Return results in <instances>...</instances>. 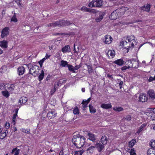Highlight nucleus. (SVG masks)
I'll use <instances>...</instances> for the list:
<instances>
[{
    "label": "nucleus",
    "mask_w": 155,
    "mask_h": 155,
    "mask_svg": "<svg viewBox=\"0 0 155 155\" xmlns=\"http://www.w3.org/2000/svg\"><path fill=\"white\" fill-rule=\"evenodd\" d=\"M81 66L80 65H76L74 67V70H78L80 68Z\"/></svg>",
    "instance_id": "59"
},
{
    "label": "nucleus",
    "mask_w": 155,
    "mask_h": 155,
    "mask_svg": "<svg viewBox=\"0 0 155 155\" xmlns=\"http://www.w3.org/2000/svg\"><path fill=\"white\" fill-rule=\"evenodd\" d=\"M27 67L29 69V73L25 76V78L29 79V74L35 77L39 74V67L38 66L36 65L33 66L31 64L29 63L27 65Z\"/></svg>",
    "instance_id": "2"
},
{
    "label": "nucleus",
    "mask_w": 155,
    "mask_h": 155,
    "mask_svg": "<svg viewBox=\"0 0 155 155\" xmlns=\"http://www.w3.org/2000/svg\"><path fill=\"white\" fill-rule=\"evenodd\" d=\"M5 85L4 84V83H2L0 84V89H3Z\"/></svg>",
    "instance_id": "57"
},
{
    "label": "nucleus",
    "mask_w": 155,
    "mask_h": 155,
    "mask_svg": "<svg viewBox=\"0 0 155 155\" xmlns=\"http://www.w3.org/2000/svg\"><path fill=\"white\" fill-rule=\"evenodd\" d=\"M59 23H60L59 22V21L53 23V27H55L56 26H57L59 27Z\"/></svg>",
    "instance_id": "50"
},
{
    "label": "nucleus",
    "mask_w": 155,
    "mask_h": 155,
    "mask_svg": "<svg viewBox=\"0 0 155 155\" xmlns=\"http://www.w3.org/2000/svg\"><path fill=\"white\" fill-rule=\"evenodd\" d=\"M6 135L7 134H6L5 131H4L2 133H2L0 134V139L2 140L4 139Z\"/></svg>",
    "instance_id": "36"
},
{
    "label": "nucleus",
    "mask_w": 155,
    "mask_h": 155,
    "mask_svg": "<svg viewBox=\"0 0 155 155\" xmlns=\"http://www.w3.org/2000/svg\"><path fill=\"white\" fill-rule=\"evenodd\" d=\"M10 127V124L6 122L5 125V127L6 129H8Z\"/></svg>",
    "instance_id": "56"
},
{
    "label": "nucleus",
    "mask_w": 155,
    "mask_h": 155,
    "mask_svg": "<svg viewBox=\"0 0 155 155\" xmlns=\"http://www.w3.org/2000/svg\"><path fill=\"white\" fill-rule=\"evenodd\" d=\"M21 130L22 132L23 133H25L26 134L30 133V130L29 129H27L26 130L25 129H22Z\"/></svg>",
    "instance_id": "49"
},
{
    "label": "nucleus",
    "mask_w": 155,
    "mask_h": 155,
    "mask_svg": "<svg viewBox=\"0 0 155 155\" xmlns=\"http://www.w3.org/2000/svg\"><path fill=\"white\" fill-rule=\"evenodd\" d=\"M136 142V140L135 139H132L131 140L129 143V147H132L135 144Z\"/></svg>",
    "instance_id": "30"
},
{
    "label": "nucleus",
    "mask_w": 155,
    "mask_h": 155,
    "mask_svg": "<svg viewBox=\"0 0 155 155\" xmlns=\"http://www.w3.org/2000/svg\"><path fill=\"white\" fill-rule=\"evenodd\" d=\"M101 107L104 109H108L111 108L112 106L111 104H103L101 105Z\"/></svg>",
    "instance_id": "22"
},
{
    "label": "nucleus",
    "mask_w": 155,
    "mask_h": 155,
    "mask_svg": "<svg viewBox=\"0 0 155 155\" xmlns=\"http://www.w3.org/2000/svg\"><path fill=\"white\" fill-rule=\"evenodd\" d=\"M2 93V95L6 98L8 97L9 96V94L7 91H3Z\"/></svg>",
    "instance_id": "34"
},
{
    "label": "nucleus",
    "mask_w": 155,
    "mask_h": 155,
    "mask_svg": "<svg viewBox=\"0 0 155 155\" xmlns=\"http://www.w3.org/2000/svg\"><path fill=\"white\" fill-rule=\"evenodd\" d=\"M147 155H155V150L153 148H150L147 151Z\"/></svg>",
    "instance_id": "21"
},
{
    "label": "nucleus",
    "mask_w": 155,
    "mask_h": 155,
    "mask_svg": "<svg viewBox=\"0 0 155 155\" xmlns=\"http://www.w3.org/2000/svg\"><path fill=\"white\" fill-rule=\"evenodd\" d=\"M9 28L8 27H6L4 28L2 31L1 37L4 38L7 37L9 35Z\"/></svg>",
    "instance_id": "4"
},
{
    "label": "nucleus",
    "mask_w": 155,
    "mask_h": 155,
    "mask_svg": "<svg viewBox=\"0 0 155 155\" xmlns=\"http://www.w3.org/2000/svg\"><path fill=\"white\" fill-rule=\"evenodd\" d=\"M148 98L146 94H140L139 98V100L142 102H145L147 101Z\"/></svg>",
    "instance_id": "7"
},
{
    "label": "nucleus",
    "mask_w": 155,
    "mask_h": 155,
    "mask_svg": "<svg viewBox=\"0 0 155 155\" xmlns=\"http://www.w3.org/2000/svg\"><path fill=\"white\" fill-rule=\"evenodd\" d=\"M150 144L152 148H155V140H153L152 141H151V143H150Z\"/></svg>",
    "instance_id": "48"
},
{
    "label": "nucleus",
    "mask_w": 155,
    "mask_h": 155,
    "mask_svg": "<svg viewBox=\"0 0 155 155\" xmlns=\"http://www.w3.org/2000/svg\"><path fill=\"white\" fill-rule=\"evenodd\" d=\"M6 66L5 65L3 66L0 68V72L1 73L4 72L6 71Z\"/></svg>",
    "instance_id": "41"
},
{
    "label": "nucleus",
    "mask_w": 155,
    "mask_h": 155,
    "mask_svg": "<svg viewBox=\"0 0 155 155\" xmlns=\"http://www.w3.org/2000/svg\"><path fill=\"white\" fill-rule=\"evenodd\" d=\"M126 39L127 41H131V42H133L134 43V42L136 43L134 36H127Z\"/></svg>",
    "instance_id": "23"
},
{
    "label": "nucleus",
    "mask_w": 155,
    "mask_h": 155,
    "mask_svg": "<svg viewBox=\"0 0 155 155\" xmlns=\"http://www.w3.org/2000/svg\"><path fill=\"white\" fill-rule=\"evenodd\" d=\"M115 52L114 50L109 51L107 54H109L112 58H113L115 56Z\"/></svg>",
    "instance_id": "39"
},
{
    "label": "nucleus",
    "mask_w": 155,
    "mask_h": 155,
    "mask_svg": "<svg viewBox=\"0 0 155 155\" xmlns=\"http://www.w3.org/2000/svg\"><path fill=\"white\" fill-rule=\"evenodd\" d=\"M130 155H136V153H135L134 150L133 149H131L130 152Z\"/></svg>",
    "instance_id": "52"
},
{
    "label": "nucleus",
    "mask_w": 155,
    "mask_h": 155,
    "mask_svg": "<svg viewBox=\"0 0 155 155\" xmlns=\"http://www.w3.org/2000/svg\"><path fill=\"white\" fill-rule=\"evenodd\" d=\"M123 84V82L122 81H120L119 83V85L120 86V89L122 87Z\"/></svg>",
    "instance_id": "60"
},
{
    "label": "nucleus",
    "mask_w": 155,
    "mask_h": 155,
    "mask_svg": "<svg viewBox=\"0 0 155 155\" xmlns=\"http://www.w3.org/2000/svg\"><path fill=\"white\" fill-rule=\"evenodd\" d=\"M129 68L128 67H127L126 66H124L121 68V69L122 71H124Z\"/></svg>",
    "instance_id": "55"
},
{
    "label": "nucleus",
    "mask_w": 155,
    "mask_h": 155,
    "mask_svg": "<svg viewBox=\"0 0 155 155\" xmlns=\"http://www.w3.org/2000/svg\"><path fill=\"white\" fill-rule=\"evenodd\" d=\"M63 53L69 52L71 51V49L69 45H67L61 49Z\"/></svg>",
    "instance_id": "18"
},
{
    "label": "nucleus",
    "mask_w": 155,
    "mask_h": 155,
    "mask_svg": "<svg viewBox=\"0 0 155 155\" xmlns=\"http://www.w3.org/2000/svg\"><path fill=\"white\" fill-rule=\"evenodd\" d=\"M86 65L87 68V71L89 74H91L92 72L93 69H92V65L91 64L88 65L86 64Z\"/></svg>",
    "instance_id": "27"
},
{
    "label": "nucleus",
    "mask_w": 155,
    "mask_h": 155,
    "mask_svg": "<svg viewBox=\"0 0 155 155\" xmlns=\"http://www.w3.org/2000/svg\"><path fill=\"white\" fill-rule=\"evenodd\" d=\"M84 151L83 149L80 151H76L75 152L74 155H82Z\"/></svg>",
    "instance_id": "38"
},
{
    "label": "nucleus",
    "mask_w": 155,
    "mask_h": 155,
    "mask_svg": "<svg viewBox=\"0 0 155 155\" xmlns=\"http://www.w3.org/2000/svg\"><path fill=\"white\" fill-rule=\"evenodd\" d=\"M95 0H93L91 2H90L88 5V6L89 7H93L95 6Z\"/></svg>",
    "instance_id": "35"
},
{
    "label": "nucleus",
    "mask_w": 155,
    "mask_h": 155,
    "mask_svg": "<svg viewBox=\"0 0 155 155\" xmlns=\"http://www.w3.org/2000/svg\"><path fill=\"white\" fill-rule=\"evenodd\" d=\"M113 63L117 64V65L121 66L124 64V61L123 59H120L114 61Z\"/></svg>",
    "instance_id": "14"
},
{
    "label": "nucleus",
    "mask_w": 155,
    "mask_h": 155,
    "mask_svg": "<svg viewBox=\"0 0 155 155\" xmlns=\"http://www.w3.org/2000/svg\"><path fill=\"white\" fill-rule=\"evenodd\" d=\"M68 67L69 71H72L74 73H75V71H74V67H73L72 65L69 64L68 65Z\"/></svg>",
    "instance_id": "33"
},
{
    "label": "nucleus",
    "mask_w": 155,
    "mask_h": 155,
    "mask_svg": "<svg viewBox=\"0 0 155 155\" xmlns=\"http://www.w3.org/2000/svg\"><path fill=\"white\" fill-rule=\"evenodd\" d=\"M87 135L89 136L88 139L93 142H94L96 140V138L94 135L91 133L88 132Z\"/></svg>",
    "instance_id": "17"
},
{
    "label": "nucleus",
    "mask_w": 155,
    "mask_h": 155,
    "mask_svg": "<svg viewBox=\"0 0 155 155\" xmlns=\"http://www.w3.org/2000/svg\"><path fill=\"white\" fill-rule=\"evenodd\" d=\"M81 10L82 11H84L86 12H89L90 11V10L89 8H88L85 7H83L81 8Z\"/></svg>",
    "instance_id": "46"
},
{
    "label": "nucleus",
    "mask_w": 155,
    "mask_h": 155,
    "mask_svg": "<svg viewBox=\"0 0 155 155\" xmlns=\"http://www.w3.org/2000/svg\"><path fill=\"white\" fill-rule=\"evenodd\" d=\"M95 147V146H91L90 147L88 148L87 151V152H89L90 153H91L92 152L93 150H94Z\"/></svg>",
    "instance_id": "40"
},
{
    "label": "nucleus",
    "mask_w": 155,
    "mask_h": 155,
    "mask_svg": "<svg viewBox=\"0 0 155 155\" xmlns=\"http://www.w3.org/2000/svg\"><path fill=\"white\" fill-rule=\"evenodd\" d=\"M17 71L19 75H22L25 72V68L22 66L19 67L18 68Z\"/></svg>",
    "instance_id": "10"
},
{
    "label": "nucleus",
    "mask_w": 155,
    "mask_h": 155,
    "mask_svg": "<svg viewBox=\"0 0 155 155\" xmlns=\"http://www.w3.org/2000/svg\"><path fill=\"white\" fill-rule=\"evenodd\" d=\"M56 91V87H55V86H54V88L52 89L51 91V95H52L54 93L55 91Z\"/></svg>",
    "instance_id": "54"
},
{
    "label": "nucleus",
    "mask_w": 155,
    "mask_h": 155,
    "mask_svg": "<svg viewBox=\"0 0 155 155\" xmlns=\"http://www.w3.org/2000/svg\"><path fill=\"white\" fill-rule=\"evenodd\" d=\"M95 6L98 7H101L104 4L103 0H95Z\"/></svg>",
    "instance_id": "13"
},
{
    "label": "nucleus",
    "mask_w": 155,
    "mask_h": 155,
    "mask_svg": "<svg viewBox=\"0 0 155 155\" xmlns=\"http://www.w3.org/2000/svg\"><path fill=\"white\" fill-rule=\"evenodd\" d=\"M150 4L147 3L140 7L139 9L141 11H146L149 12L150 11Z\"/></svg>",
    "instance_id": "5"
},
{
    "label": "nucleus",
    "mask_w": 155,
    "mask_h": 155,
    "mask_svg": "<svg viewBox=\"0 0 155 155\" xmlns=\"http://www.w3.org/2000/svg\"><path fill=\"white\" fill-rule=\"evenodd\" d=\"M104 145L101 144L100 143H97L95 144V147L98 149L99 152H101L104 147Z\"/></svg>",
    "instance_id": "11"
},
{
    "label": "nucleus",
    "mask_w": 155,
    "mask_h": 155,
    "mask_svg": "<svg viewBox=\"0 0 155 155\" xmlns=\"http://www.w3.org/2000/svg\"><path fill=\"white\" fill-rule=\"evenodd\" d=\"M139 61L134 59L131 60V67L133 68H137L139 65Z\"/></svg>",
    "instance_id": "8"
},
{
    "label": "nucleus",
    "mask_w": 155,
    "mask_h": 155,
    "mask_svg": "<svg viewBox=\"0 0 155 155\" xmlns=\"http://www.w3.org/2000/svg\"><path fill=\"white\" fill-rule=\"evenodd\" d=\"M124 118L125 119L128 121H130L131 120V117L130 115H128L127 116H125V117H124Z\"/></svg>",
    "instance_id": "47"
},
{
    "label": "nucleus",
    "mask_w": 155,
    "mask_h": 155,
    "mask_svg": "<svg viewBox=\"0 0 155 155\" xmlns=\"http://www.w3.org/2000/svg\"><path fill=\"white\" fill-rule=\"evenodd\" d=\"M73 113L74 114H78L79 113V110L78 108L77 107H76L73 110Z\"/></svg>",
    "instance_id": "44"
},
{
    "label": "nucleus",
    "mask_w": 155,
    "mask_h": 155,
    "mask_svg": "<svg viewBox=\"0 0 155 155\" xmlns=\"http://www.w3.org/2000/svg\"><path fill=\"white\" fill-rule=\"evenodd\" d=\"M21 104H24L25 103L27 102V99L26 97H21Z\"/></svg>",
    "instance_id": "43"
},
{
    "label": "nucleus",
    "mask_w": 155,
    "mask_h": 155,
    "mask_svg": "<svg viewBox=\"0 0 155 155\" xmlns=\"http://www.w3.org/2000/svg\"><path fill=\"white\" fill-rule=\"evenodd\" d=\"M44 73L43 70H41V71L40 74L38 77V79L39 81H40L41 80H42L44 78Z\"/></svg>",
    "instance_id": "26"
},
{
    "label": "nucleus",
    "mask_w": 155,
    "mask_h": 155,
    "mask_svg": "<svg viewBox=\"0 0 155 155\" xmlns=\"http://www.w3.org/2000/svg\"><path fill=\"white\" fill-rule=\"evenodd\" d=\"M14 13V15L11 18V21L17 22L18 21V19L16 17V14L15 13Z\"/></svg>",
    "instance_id": "25"
},
{
    "label": "nucleus",
    "mask_w": 155,
    "mask_h": 155,
    "mask_svg": "<svg viewBox=\"0 0 155 155\" xmlns=\"http://www.w3.org/2000/svg\"><path fill=\"white\" fill-rule=\"evenodd\" d=\"M104 15L105 13L104 12H100L99 13V16L97 18L95 19L96 21L97 22H99L103 18Z\"/></svg>",
    "instance_id": "15"
},
{
    "label": "nucleus",
    "mask_w": 155,
    "mask_h": 155,
    "mask_svg": "<svg viewBox=\"0 0 155 155\" xmlns=\"http://www.w3.org/2000/svg\"><path fill=\"white\" fill-rule=\"evenodd\" d=\"M108 140V139L105 136H103L101 139V142L103 145L106 144L107 143Z\"/></svg>",
    "instance_id": "20"
},
{
    "label": "nucleus",
    "mask_w": 155,
    "mask_h": 155,
    "mask_svg": "<svg viewBox=\"0 0 155 155\" xmlns=\"http://www.w3.org/2000/svg\"><path fill=\"white\" fill-rule=\"evenodd\" d=\"M60 80H62V82L61 83V84H63L64 83H65L67 81V79H64V78L60 79Z\"/></svg>",
    "instance_id": "64"
},
{
    "label": "nucleus",
    "mask_w": 155,
    "mask_h": 155,
    "mask_svg": "<svg viewBox=\"0 0 155 155\" xmlns=\"http://www.w3.org/2000/svg\"><path fill=\"white\" fill-rule=\"evenodd\" d=\"M104 42L106 44H110L112 41V38L109 35H106L105 37Z\"/></svg>",
    "instance_id": "12"
},
{
    "label": "nucleus",
    "mask_w": 155,
    "mask_h": 155,
    "mask_svg": "<svg viewBox=\"0 0 155 155\" xmlns=\"http://www.w3.org/2000/svg\"><path fill=\"white\" fill-rule=\"evenodd\" d=\"M147 94L149 96V98L153 100L155 98V94L154 93V92L153 90H150L147 92Z\"/></svg>",
    "instance_id": "9"
},
{
    "label": "nucleus",
    "mask_w": 155,
    "mask_h": 155,
    "mask_svg": "<svg viewBox=\"0 0 155 155\" xmlns=\"http://www.w3.org/2000/svg\"><path fill=\"white\" fill-rule=\"evenodd\" d=\"M66 21L64 20H60L59 21V27L65 26Z\"/></svg>",
    "instance_id": "37"
},
{
    "label": "nucleus",
    "mask_w": 155,
    "mask_h": 155,
    "mask_svg": "<svg viewBox=\"0 0 155 155\" xmlns=\"http://www.w3.org/2000/svg\"><path fill=\"white\" fill-rule=\"evenodd\" d=\"M120 45L127 50V52L128 51L129 49L131 47L133 48L134 45V44L131 41H127L126 40L125 41H122L120 42Z\"/></svg>",
    "instance_id": "3"
},
{
    "label": "nucleus",
    "mask_w": 155,
    "mask_h": 155,
    "mask_svg": "<svg viewBox=\"0 0 155 155\" xmlns=\"http://www.w3.org/2000/svg\"><path fill=\"white\" fill-rule=\"evenodd\" d=\"M90 112L91 113H95L96 112V109L94 108L93 106L91 105H89Z\"/></svg>",
    "instance_id": "28"
},
{
    "label": "nucleus",
    "mask_w": 155,
    "mask_h": 155,
    "mask_svg": "<svg viewBox=\"0 0 155 155\" xmlns=\"http://www.w3.org/2000/svg\"><path fill=\"white\" fill-rule=\"evenodd\" d=\"M69 65L68 64V62L66 61L62 60L61 61L60 66L62 67H65L66 66L68 67V65Z\"/></svg>",
    "instance_id": "29"
},
{
    "label": "nucleus",
    "mask_w": 155,
    "mask_h": 155,
    "mask_svg": "<svg viewBox=\"0 0 155 155\" xmlns=\"http://www.w3.org/2000/svg\"><path fill=\"white\" fill-rule=\"evenodd\" d=\"M146 124H142L139 128L137 133L139 134L143 130V128L146 126Z\"/></svg>",
    "instance_id": "31"
},
{
    "label": "nucleus",
    "mask_w": 155,
    "mask_h": 155,
    "mask_svg": "<svg viewBox=\"0 0 155 155\" xmlns=\"http://www.w3.org/2000/svg\"><path fill=\"white\" fill-rule=\"evenodd\" d=\"M17 149V148L14 149L12 150V153H15L14 155H18L19 153L20 150L18 149L16 150Z\"/></svg>",
    "instance_id": "32"
},
{
    "label": "nucleus",
    "mask_w": 155,
    "mask_h": 155,
    "mask_svg": "<svg viewBox=\"0 0 155 155\" xmlns=\"http://www.w3.org/2000/svg\"><path fill=\"white\" fill-rule=\"evenodd\" d=\"M113 109L115 111H117L118 112L121 111L123 110V108L121 107H114L113 108Z\"/></svg>",
    "instance_id": "45"
},
{
    "label": "nucleus",
    "mask_w": 155,
    "mask_h": 155,
    "mask_svg": "<svg viewBox=\"0 0 155 155\" xmlns=\"http://www.w3.org/2000/svg\"><path fill=\"white\" fill-rule=\"evenodd\" d=\"M124 64L126 65H128V67L129 68L131 67V65L132 64H131V60H128L127 61L125 62H124Z\"/></svg>",
    "instance_id": "42"
},
{
    "label": "nucleus",
    "mask_w": 155,
    "mask_h": 155,
    "mask_svg": "<svg viewBox=\"0 0 155 155\" xmlns=\"http://www.w3.org/2000/svg\"><path fill=\"white\" fill-rule=\"evenodd\" d=\"M0 45L2 48H6L7 47L8 42L6 41L3 40L0 41Z\"/></svg>",
    "instance_id": "19"
},
{
    "label": "nucleus",
    "mask_w": 155,
    "mask_h": 155,
    "mask_svg": "<svg viewBox=\"0 0 155 155\" xmlns=\"http://www.w3.org/2000/svg\"><path fill=\"white\" fill-rule=\"evenodd\" d=\"M72 24V23L69 21H66L65 22V26H68L71 24Z\"/></svg>",
    "instance_id": "58"
},
{
    "label": "nucleus",
    "mask_w": 155,
    "mask_h": 155,
    "mask_svg": "<svg viewBox=\"0 0 155 155\" xmlns=\"http://www.w3.org/2000/svg\"><path fill=\"white\" fill-rule=\"evenodd\" d=\"M45 60V58H43L42 60H41L40 61H39L38 63L40 65V66L41 67L44 61Z\"/></svg>",
    "instance_id": "51"
},
{
    "label": "nucleus",
    "mask_w": 155,
    "mask_h": 155,
    "mask_svg": "<svg viewBox=\"0 0 155 155\" xmlns=\"http://www.w3.org/2000/svg\"><path fill=\"white\" fill-rule=\"evenodd\" d=\"M85 140L86 139L84 136L78 134L73 136L72 141L77 148H80L84 145Z\"/></svg>",
    "instance_id": "1"
},
{
    "label": "nucleus",
    "mask_w": 155,
    "mask_h": 155,
    "mask_svg": "<svg viewBox=\"0 0 155 155\" xmlns=\"http://www.w3.org/2000/svg\"><path fill=\"white\" fill-rule=\"evenodd\" d=\"M7 85L6 86V87L7 88L8 90H10L11 91H13L15 88V86L14 84H7Z\"/></svg>",
    "instance_id": "24"
},
{
    "label": "nucleus",
    "mask_w": 155,
    "mask_h": 155,
    "mask_svg": "<svg viewBox=\"0 0 155 155\" xmlns=\"http://www.w3.org/2000/svg\"><path fill=\"white\" fill-rule=\"evenodd\" d=\"M56 35H68V34L67 33H58L55 34Z\"/></svg>",
    "instance_id": "53"
},
{
    "label": "nucleus",
    "mask_w": 155,
    "mask_h": 155,
    "mask_svg": "<svg viewBox=\"0 0 155 155\" xmlns=\"http://www.w3.org/2000/svg\"><path fill=\"white\" fill-rule=\"evenodd\" d=\"M56 114L55 113L54 111H51L48 112L47 115V117L49 119L54 118L56 117Z\"/></svg>",
    "instance_id": "16"
},
{
    "label": "nucleus",
    "mask_w": 155,
    "mask_h": 155,
    "mask_svg": "<svg viewBox=\"0 0 155 155\" xmlns=\"http://www.w3.org/2000/svg\"><path fill=\"white\" fill-rule=\"evenodd\" d=\"M117 12H118L117 9L111 13L109 16V18L110 19L115 20L119 18L118 15L117 14Z\"/></svg>",
    "instance_id": "6"
},
{
    "label": "nucleus",
    "mask_w": 155,
    "mask_h": 155,
    "mask_svg": "<svg viewBox=\"0 0 155 155\" xmlns=\"http://www.w3.org/2000/svg\"><path fill=\"white\" fill-rule=\"evenodd\" d=\"M83 105H82V109L83 110H85V108H86L87 107V105L84 104H82Z\"/></svg>",
    "instance_id": "63"
},
{
    "label": "nucleus",
    "mask_w": 155,
    "mask_h": 155,
    "mask_svg": "<svg viewBox=\"0 0 155 155\" xmlns=\"http://www.w3.org/2000/svg\"><path fill=\"white\" fill-rule=\"evenodd\" d=\"M62 80H59V81H58V82L57 83V86H59L61 85V84H62L61 83L62 82Z\"/></svg>",
    "instance_id": "61"
},
{
    "label": "nucleus",
    "mask_w": 155,
    "mask_h": 155,
    "mask_svg": "<svg viewBox=\"0 0 155 155\" xmlns=\"http://www.w3.org/2000/svg\"><path fill=\"white\" fill-rule=\"evenodd\" d=\"M154 80L153 79V78L152 76H150V77L148 79V81L149 82H151Z\"/></svg>",
    "instance_id": "62"
}]
</instances>
